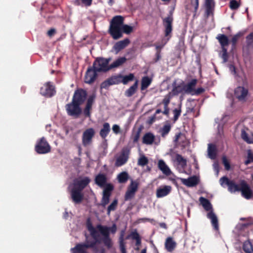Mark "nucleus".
Instances as JSON below:
<instances>
[{"instance_id": "f257e3e1", "label": "nucleus", "mask_w": 253, "mask_h": 253, "mask_svg": "<svg viewBox=\"0 0 253 253\" xmlns=\"http://www.w3.org/2000/svg\"><path fill=\"white\" fill-rule=\"evenodd\" d=\"M125 18L121 15L114 16L110 21L109 33L114 40H118L123 36V33L130 34L133 32V27L124 24Z\"/></svg>"}, {"instance_id": "f03ea898", "label": "nucleus", "mask_w": 253, "mask_h": 253, "mask_svg": "<svg viewBox=\"0 0 253 253\" xmlns=\"http://www.w3.org/2000/svg\"><path fill=\"white\" fill-rule=\"evenodd\" d=\"M219 181L222 186H224V184L226 185L228 191L231 193L241 192L242 196L246 199H251L253 196V191L245 180H240L238 184L234 180H230L226 176H223L220 178Z\"/></svg>"}, {"instance_id": "7ed1b4c3", "label": "nucleus", "mask_w": 253, "mask_h": 253, "mask_svg": "<svg viewBox=\"0 0 253 253\" xmlns=\"http://www.w3.org/2000/svg\"><path fill=\"white\" fill-rule=\"evenodd\" d=\"M90 179L87 176L79 177L74 179L69 186L71 198L76 204H80L84 200L83 190L89 184Z\"/></svg>"}, {"instance_id": "20e7f679", "label": "nucleus", "mask_w": 253, "mask_h": 253, "mask_svg": "<svg viewBox=\"0 0 253 253\" xmlns=\"http://www.w3.org/2000/svg\"><path fill=\"white\" fill-rule=\"evenodd\" d=\"M96 229L103 236L101 239V242L108 249H111L113 246V242L110 237V232L113 234L116 232L117 228L116 224H113L111 227L98 224Z\"/></svg>"}, {"instance_id": "39448f33", "label": "nucleus", "mask_w": 253, "mask_h": 253, "mask_svg": "<svg viewBox=\"0 0 253 253\" xmlns=\"http://www.w3.org/2000/svg\"><path fill=\"white\" fill-rule=\"evenodd\" d=\"M89 248H91L94 253L98 252V247L96 244L89 240H86L84 243L77 244L71 251L72 253H87L86 249Z\"/></svg>"}, {"instance_id": "423d86ee", "label": "nucleus", "mask_w": 253, "mask_h": 253, "mask_svg": "<svg viewBox=\"0 0 253 253\" xmlns=\"http://www.w3.org/2000/svg\"><path fill=\"white\" fill-rule=\"evenodd\" d=\"M35 151L39 154H44L51 151V146L46 139L42 137L38 140L35 147Z\"/></svg>"}, {"instance_id": "0eeeda50", "label": "nucleus", "mask_w": 253, "mask_h": 253, "mask_svg": "<svg viewBox=\"0 0 253 253\" xmlns=\"http://www.w3.org/2000/svg\"><path fill=\"white\" fill-rule=\"evenodd\" d=\"M95 134V131L92 127L86 129L83 133L82 137V144L84 147L88 146L92 143V139Z\"/></svg>"}, {"instance_id": "6e6552de", "label": "nucleus", "mask_w": 253, "mask_h": 253, "mask_svg": "<svg viewBox=\"0 0 253 253\" xmlns=\"http://www.w3.org/2000/svg\"><path fill=\"white\" fill-rule=\"evenodd\" d=\"M93 68L97 72H107L111 70L110 65L107 64V62H105L103 57H97L94 60L93 63Z\"/></svg>"}, {"instance_id": "1a4fd4ad", "label": "nucleus", "mask_w": 253, "mask_h": 253, "mask_svg": "<svg viewBox=\"0 0 253 253\" xmlns=\"http://www.w3.org/2000/svg\"><path fill=\"white\" fill-rule=\"evenodd\" d=\"M80 105L73 101L66 105L65 108L68 115L78 118L82 113Z\"/></svg>"}, {"instance_id": "9d476101", "label": "nucleus", "mask_w": 253, "mask_h": 253, "mask_svg": "<svg viewBox=\"0 0 253 253\" xmlns=\"http://www.w3.org/2000/svg\"><path fill=\"white\" fill-rule=\"evenodd\" d=\"M130 153V149L128 147L123 148L119 157L115 162L116 167H121L125 165L128 161Z\"/></svg>"}, {"instance_id": "9b49d317", "label": "nucleus", "mask_w": 253, "mask_h": 253, "mask_svg": "<svg viewBox=\"0 0 253 253\" xmlns=\"http://www.w3.org/2000/svg\"><path fill=\"white\" fill-rule=\"evenodd\" d=\"M55 93V87L50 82L45 83L40 88V94L45 97H51Z\"/></svg>"}, {"instance_id": "f8f14e48", "label": "nucleus", "mask_w": 253, "mask_h": 253, "mask_svg": "<svg viewBox=\"0 0 253 253\" xmlns=\"http://www.w3.org/2000/svg\"><path fill=\"white\" fill-rule=\"evenodd\" d=\"M87 97V92L83 88H77L74 92L72 101L81 105L85 101Z\"/></svg>"}, {"instance_id": "ddd939ff", "label": "nucleus", "mask_w": 253, "mask_h": 253, "mask_svg": "<svg viewBox=\"0 0 253 253\" xmlns=\"http://www.w3.org/2000/svg\"><path fill=\"white\" fill-rule=\"evenodd\" d=\"M173 88L171 91L169 92L165 96L167 98H169L170 99L176 95H177L179 93H182L183 91L185 92L184 83H182L176 85V82L174 81L172 84Z\"/></svg>"}, {"instance_id": "4468645a", "label": "nucleus", "mask_w": 253, "mask_h": 253, "mask_svg": "<svg viewBox=\"0 0 253 253\" xmlns=\"http://www.w3.org/2000/svg\"><path fill=\"white\" fill-rule=\"evenodd\" d=\"M121 74L113 76L102 82L101 84V87L102 88H107L110 85L118 84L121 83Z\"/></svg>"}, {"instance_id": "2eb2a0df", "label": "nucleus", "mask_w": 253, "mask_h": 253, "mask_svg": "<svg viewBox=\"0 0 253 253\" xmlns=\"http://www.w3.org/2000/svg\"><path fill=\"white\" fill-rule=\"evenodd\" d=\"M173 19L172 13H170L169 15L163 19V24L165 28V35L166 37L169 36L172 30V23Z\"/></svg>"}, {"instance_id": "dca6fc26", "label": "nucleus", "mask_w": 253, "mask_h": 253, "mask_svg": "<svg viewBox=\"0 0 253 253\" xmlns=\"http://www.w3.org/2000/svg\"><path fill=\"white\" fill-rule=\"evenodd\" d=\"M97 76V72L92 67L88 68L84 77V82L91 84L93 83Z\"/></svg>"}, {"instance_id": "f3484780", "label": "nucleus", "mask_w": 253, "mask_h": 253, "mask_svg": "<svg viewBox=\"0 0 253 253\" xmlns=\"http://www.w3.org/2000/svg\"><path fill=\"white\" fill-rule=\"evenodd\" d=\"M87 228L89 231L91 236L93 239V242L95 244H100L101 243V238H99V235L96 229L93 226L91 223L88 220L87 222Z\"/></svg>"}, {"instance_id": "a211bd4d", "label": "nucleus", "mask_w": 253, "mask_h": 253, "mask_svg": "<svg viewBox=\"0 0 253 253\" xmlns=\"http://www.w3.org/2000/svg\"><path fill=\"white\" fill-rule=\"evenodd\" d=\"M248 94V89L243 86H238L235 89V96L239 101H245Z\"/></svg>"}, {"instance_id": "6ab92c4d", "label": "nucleus", "mask_w": 253, "mask_h": 253, "mask_svg": "<svg viewBox=\"0 0 253 253\" xmlns=\"http://www.w3.org/2000/svg\"><path fill=\"white\" fill-rule=\"evenodd\" d=\"M129 43V40L126 38L123 40L116 42L113 47V49L115 51V53L118 54L121 50L126 47Z\"/></svg>"}, {"instance_id": "aec40b11", "label": "nucleus", "mask_w": 253, "mask_h": 253, "mask_svg": "<svg viewBox=\"0 0 253 253\" xmlns=\"http://www.w3.org/2000/svg\"><path fill=\"white\" fill-rule=\"evenodd\" d=\"M172 188L169 185H165L157 189L156 196L157 198H162L169 195L171 191Z\"/></svg>"}, {"instance_id": "412c9836", "label": "nucleus", "mask_w": 253, "mask_h": 253, "mask_svg": "<svg viewBox=\"0 0 253 253\" xmlns=\"http://www.w3.org/2000/svg\"><path fill=\"white\" fill-rule=\"evenodd\" d=\"M205 5L207 16L208 17L211 15H212L215 7V2L214 0H205Z\"/></svg>"}, {"instance_id": "4be33fe9", "label": "nucleus", "mask_w": 253, "mask_h": 253, "mask_svg": "<svg viewBox=\"0 0 253 253\" xmlns=\"http://www.w3.org/2000/svg\"><path fill=\"white\" fill-rule=\"evenodd\" d=\"M155 136L152 132H147L142 137V143L147 145H152L155 140Z\"/></svg>"}, {"instance_id": "5701e85b", "label": "nucleus", "mask_w": 253, "mask_h": 253, "mask_svg": "<svg viewBox=\"0 0 253 253\" xmlns=\"http://www.w3.org/2000/svg\"><path fill=\"white\" fill-rule=\"evenodd\" d=\"M176 247V243L171 237H168L165 243L166 250L169 252H172Z\"/></svg>"}, {"instance_id": "b1692460", "label": "nucleus", "mask_w": 253, "mask_h": 253, "mask_svg": "<svg viewBox=\"0 0 253 253\" xmlns=\"http://www.w3.org/2000/svg\"><path fill=\"white\" fill-rule=\"evenodd\" d=\"M182 183L187 187H193L198 184V179L196 176H193L187 179L180 178Z\"/></svg>"}, {"instance_id": "393cba45", "label": "nucleus", "mask_w": 253, "mask_h": 253, "mask_svg": "<svg viewBox=\"0 0 253 253\" xmlns=\"http://www.w3.org/2000/svg\"><path fill=\"white\" fill-rule=\"evenodd\" d=\"M207 217L211 219V224L215 230L219 229L218 221L217 216L213 211H210L207 214Z\"/></svg>"}, {"instance_id": "a878e982", "label": "nucleus", "mask_w": 253, "mask_h": 253, "mask_svg": "<svg viewBox=\"0 0 253 253\" xmlns=\"http://www.w3.org/2000/svg\"><path fill=\"white\" fill-rule=\"evenodd\" d=\"M216 39L218 40L221 48H226L229 44V40L227 36L224 34L217 35Z\"/></svg>"}, {"instance_id": "bb28decb", "label": "nucleus", "mask_w": 253, "mask_h": 253, "mask_svg": "<svg viewBox=\"0 0 253 253\" xmlns=\"http://www.w3.org/2000/svg\"><path fill=\"white\" fill-rule=\"evenodd\" d=\"M197 83V79H192L190 82L185 84H184L185 92L190 93L192 95L195 89V87Z\"/></svg>"}, {"instance_id": "cd10ccee", "label": "nucleus", "mask_w": 253, "mask_h": 253, "mask_svg": "<svg viewBox=\"0 0 253 253\" xmlns=\"http://www.w3.org/2000/svg\"><path fill=\"white\" fill-rule=\"evenodd\" d=\"M158 168L165 175L169 176L171 174V171L168 166L163 160H160L158 164Z\"/></svg>"}, {"instance_id": "c85d7f7f", "label": "nucleus", "mask_w": 253, "mask_h": 253, "mask_svg": "<svg viewBox=\"0 0 253 253\" xmlns=\"http://www.w3.org/2000/svg\"><path fill=\"white\" fill-rule=\"evenodd\" d=\"M110 126L108 123H105L103 125V127L99 132L100 137L102 139H105L110 131Z\"/></svg>"}, {"instance_id": "c756f323", "label": "nucleus", "mask_w": 253, "mask_h": 253, "mask_svg": "<svg viewBox=\"0 0 253 253\" xmlns=\"http://www.w3.org/2000/svg\"><path fill=\"white\" fill-rule=\"evenodd\" d=\"M199 201L200 204L206 211H212V205L208 199L203 197H201L199 198Z\"/></svg>"}, {"instance_id": "7c9ffc66", "label": "nucleus", "mask_w": 253, "mask_h": 253, "mask_svg": "<svg viewBox=\"0 0 253 253\" xmlns=\"http://www.w3.org/2000/svg\"><path fill=\"white\" fill-rule=\"evenodd\" d=\"M126 60L127 59L125 57H119L110 65V67H111V70L118 68L123 65Z\"/></svg>"}, {"instance_id": "2f4dec72", "label": "nucleus", "mask_w": 253, "mask_h": 253, "mask_svg": "<svg viewBox=\"0 0 253 253\" xmlns=\"http://www.w3.org/2000/svg\"><path fill=\"white\" fill-rule=\"evenodd\" d=\"M137 87L138 81L136 80L135 82L134 83V84L125 91L126 96L127 97L132 96L136 91Z\"/></svg>"}, {"instance_id": "473e14b6", "label": "nucleus", "mask_w": 253, "mask_h": 253, "mask_svg": "<svg viewBox=\"0 0 253 253\" xmlns=\"http://www.w3.org/2000/svg\"><path fill=\"white\" fill-rule=\"evenodd\" d=\"M208 155L211 159H215L216 156V148L214 145L209 144L208 145Z\"/></svg>"}, {"instance_id": "72a5a7b5", "label": "nucleus", "mask_w": 253, "mask_h": 253, "mask_svg": "<svg viewBox=\"0 0 253 253\" xmlns=\"http://www.w3.org/2000/svg\"><path fill=\"white\" fill-rule=\"evenodd\" d=\"M95 181L96 184L99 186H103L105 184L107 178L104 174H99L96 176Z\"/></svg>"}, {"instance_id": "f704fd0d", "label": "nucleus", "mask_w": 253, "mask_h": 253, "mask_svg": "<svg viewBox=\"0 0 253 253\" xmlns=\"http://www.w3.org/2000/svg\"><path fill=\"white\" fill-rule=\"evenodd\" d=\"M171 128L170 124L167 122L160 129V132L163 137H165L168 134Z\"/></svg>"}, {"instance_id": "c9c22d12", "label": "nucleus", "mask_w": 253, "mask_h": 253, "mask_svg": "<svg viewBox=\"0 0 253 253\" xmlns=\"http://www.w3.org/2000/svg\"><path fill=\"white\" fill-rule=\"evenodd\" d=\"M170 100L169 97L167 98L165 96L162 100V103L164 106V110L162 113L167 116H168L169 114V105L170 102Z\"/></svg>"}, {"instance_id": "e433bc0d", "label": "nucleus", "mask_w": 253, "mask_h": 253, "mask_svg": "<svg viewBox=\"0 0 253 253\" xmlns=\"http://www.w3.org/2000/svg\"><path fill=\"white\" fill-rule=\"evenodd\" d=\"M152 80L148 76L142 78L141 80V89L142 90L146 89L151 84Z\"/></svg>"}, {"instance_id": "4c0bfd02", "label": "nucleus", "mask_w": 253, "mask_h": 253, "mask_svg": "<svg viewBox=\"0 0 253 253\" xmlns=\"http://www.w3.org/2000/svg\"><path fill=\"white\" fill-rule=\"evenodd\" d=\"M128 179V174L126 171L120 173L117 176V179L120 183H125Z\"/></svg>"}, {"instance_id": "58836bf2", "label": "nucleus", "mask_w": 253, "mask_h": 253, "mask_svg": "<svg viewBox=\"0 0 253 253\" xmlns=\"http://www.w3.org/2000/svg\"><path fill=\"white\" fill-rule=\"evenodd\" d=\"M121 83L124 84H126L128 82L132 81L134 79V76L133 74L130 73L128 75L123 76L121 75Z\"/></svg>"}, {"instance_id": "ea45409f", "label": "nucleus", "mask_w": 253, "mask_h": 253, "mask_svg": "<svg viewBox=\"0 0 253 253\" xmlns=\"http://www.w3.org/2000/svg\"><path fill=\"white\" fill-rule=\"evenodd\" d=\"M243 249L246 253H253V246L249 241H245L244 243Z\"/></svg>"}, {"instance_id": "a19ab883", "label": "nucleus", "mask_w": 253, "mask_h": 253, "mask_svg": "<svg viewBox=\"0 0 253 253\" xmlns=\"http://www.w3.org/2000/svg\"><path fill=\"white\" fill-rule=\"evenodd\" d=\"M139 186V182L137 180H131L130 184L128 186L127 189L136 193L137 191Z\"/></svg>"}, {"instance_id": "79ce46f5", "label": "nucleus", "mask_w": 253, "mask_h": 253, "mask_svg": "<svg viewBox=\"0 0 253 253\" xmlns=\"http://www.w3.org/2000/svg\"><path fill=\"white\" fill-rule=\"evenodd\" d=\"M113 189L114 187L111 184H107L103 190V196L110 197Z\"/></svg>"}, {"instance_id": "37998d69", "label": "nucleus", "mask_w": 253, "mask_h": 253, "mask_svg": "<svg viewBox=\"0 0 253 253\" xmlns=\"http://www.w3.org/2000/svg\"><path fill=\"white\" fill-rule=\"evenodd\" d=\"M118 204V201L117 199L113 200L112 203L107 208V214L109 215L112 211H114L117 209Z\"/></svg>"}, {"instance_id": "c03bdc74", "label": "nucleus", "mask_w": 253, "mask_h": 253, "mask_svg": "<svg viewBox=\"0 0 253 253\" xmlns=\"http://www.w3.org/2000/svg\"><path fill=\"white\" fill-rule=\"evenodd\" d=\"M242 33H241V32H239L232 37L231 40L232 49L235 48L238 40L241 36H242Z\"/></svg>"}, {"instance_id": "a18cd8bd", "label": "nucleus", "mask_w": 253, "mask_h": 253, "mask_svg": "<svg viewBox=\"0 0 253 253\" xmlns=\"http://www.w3.org/2000/svg\"><path fill=\"white\" fill-rule=\"evenodd\" d=\"M181 103L179 104L178 105V108H175L173 110V113L174 114L173 120L174 122H176L181 115Z\"/></svg>"}, {"instance_id": "49530a36", "label": "nucleus", "mask_w": 253, "mask_h": 253, "mask_svg": "<svg viewBox=\"0 0 253 253\" xmlns=\"http://www.w3.org/2000/svg\"><path fill=\"white\" fill-rule=\"evenodd\" d=\"M175 160L179 164H181L182 166H185L187 164V161L181 155L177 154L175 155Z\"/></svg>"}, {"instance_id": "de8ad7c7", "label": "nucleus", "mask_w": 253, "mask_h": 253, "mask_svg": "<svg viewBox=\"0 0 253 253\" xmlns=\"http://www.w3.org/2000/svg\"><path fill=\"white\" fill-rule=\"evenodd\" d=\"M221 52L220 56L223 60V63H226L227 62L229 57L227 48H221Z\"/></svg>"}, {"instance_id": "09e8293b", "label": "nucleus", "mask_w": 253, "mask_h": 253, "mask_svg": "<svg viewBox=\"0 0 253 253\" xmlns=\"http://www.w3.org/2000/svg\"><path fill=\"white\" fill-rule=\"evenodd\" d=\"M135 195V193L127 189L124 197L125 200L126 201L131 200L134 198Z\"/></svg>"}, {"instance_id": "8fccbe9b", "label": "nucleus", "mask_w": 253, "mask_h": 253, "mask_svg": "<svg viewBox=\"0 0 253 253\" xmlns=\"http://www.w3.org/2000/svg\"><path fill=\"white\" fill-rule=\"evenodd\" d=\"M241 137L247 143H253V140L249 138L248 133L243 129L241 131Z\"/></svg>"}, {"instance_id": "3c124183", "label": "nucleus", "mask_w": 253, "mask_h": 253, "mask_svg": "<svg viewBox=\"0 0 253 253\" xmlns=\"http://www.w3.org/2000/svg\"><path fill=\"white\" fill-rule=\"evenodd\" d=\"M247 44L249 47H253V32L246 37Z\"/></svg>"}, {"instance_id": "603ef678", "label": "nucleus", "mask_w": 253, "mask_h": 253, "mask_svg": "<svg viewBox=\"0 0 253 253\" xmlns=\"http://www.w3.org/2000/svg\"><path fill=\"white\" fill-rule=\"evenodd\" d=\"M240 5V3H239L236 0H231L230 1V8L232 10H236L238 9Z\"/></svg>"}, {"instance_id": "864d4df0", "label": "nucleus", "mask_w": 253, "mask_h": 253, "mask_svg": "<svg viewBox=\"0 0 253 253\" xmlns=\"http://www.w3.org/2000/svg\"><path fill=\"white\" fill-rule=\"evenodd\" d=\"M148 163V160L145 156L141 157L138 161V165L141 166H144Z\"/></svg>"}, {"instance_id": "5fc2aeb1", "label": "nucleus", "mask_w": 253, "mask_h": 253, "mask_svg": "<svg viewBox=\"0 0 253 253\" xmlns=\"http://www.w3.org/2000/svg\"><path fill=\"white\" fill-rule=\"evenodd\" d=\"M110 197L103 196L100 205L102 207L105 208L106 206L109 203Z\"/></svg>"}, {"instance_id": "6e6d98bb", "label": "nucleus", "mask_w": 253, "mask_h": 253, "mask_svg": "<svg viewBox=\"0 0 253 253\" xmlns=\"http://www.w3.org/2000/svg\"><path fill=\"white\" fill-rule=\"evenodd\" d=\"M95 99V94H92L90 95L87 100L86 105L92 107V106L94 102Z\"/></svg>"}, {"instance_id": "4d7b16f0", "label": "nucleus", "mask_w": 253, "mask_h": 253, "mask_svg": "<svg viewBox=\"0 0 253 253\" xmlns=\"http://www.w3.org/2000/svg\"><path fill=\"white\" fill-rule=\"evenodd\" d=\"M222 163L225 167L226 170H228L230 169V165L226 156H224L222 158Z\"/></svg>"}, {"instance_id": "13d9d810", "label": "nucleus", "mask_w": 253, "mask_h": 253, "mask_svg": "<svg viewBox=\"0 0 253 253\" xmlns=\"http://www.w3.org/2000/svg\"><path fill=\"white\" fill-rule=\"evenodd\" d=\"M120 239V247L121 253H126L125 245L123 241V235H122Z\"/></svg>"}, {"instance_id": "bf43d9fd", "label": "nucleus", "mask_w": 253, "mask_h": 253, "mask_svg": "<svg viewBox=\"0 0 253 253\" xmlns=\"http://www.w3.org/2000/svg\"><path fill=\"white\" fill-rule=\"evenodd\" d=\"M141 133V129L139 128L138 130L132 135V140L134 143H136L138 142Z\"/></svg>"}, {"instance_id": "052dcab7", "label": "nucleus", "mask_w": 253, "mask_h": 253, "mask_svg": "<svg viewBox=\"0 0 253 253\" xmlns=\"http://www.w3.org/2000/svg\"><path fill=\"white\" fill-rule=\"evenodd\" d=\"M92 107L85 106L84 110V114L85 117H90V110H91Z\"/></svg>"}, {"instance_id": "680f3d73", "label": "nucleus", "mask_w": 253, "mask_h": 253, "mask_svg": "<svg viewBox=\"0 0 253 253\" xmlns=\"http://www.w3.org/2000/svg\"><path fill=\"white\" fill-rule=\"evenodd\" d=\"M191 3L194 7V15H195L199 7V0H191Z\"/></svg>"}, {"instance_id": "e2e57ef3", "label": "nucleus", "mask_w": 253, "mask_h": 253, "mask_svg": "<svg viewBox=\"0 0 253 253\" xmlns=\"http://www.w3.org/2000/svg\"><path fill=\"white\" fill-rule=\"evenodd\" d=\"M205 91V90L204 88L199 87L196 89H194V92L193 93H192V95H200V94H202V93H203Z\"/></svg>"}, {"instance_id": "0e129e2a", "label": "nucleus", "mask_w": 253, "mask_h": 253, "mask_svg": "<svg viewBox=\"0 0 253 253\" xmlns=\"http://www.w3.org/2000/svg\"><path fill=\"white\" fill-rule=\"evenodd\" d=\"M241 220H248L247 223H244L243 224V226H244V227H248L250 225L253 224V220L251 218H248L247 219H246V218H241Z\"/></svg>"}, {"instance_id": "69168bd1", "label": "nucleus", "mask_w": 253, "mask_h": 253, "mask_svg": "<svg viewBox=\"0 0 253 253\" xmlns=\"http://www.w3.org/2000/svg\"><path fill=\"white\" fill-rule=\"evenodd\" d=\"M252 162H253V154L250 152L248 154V159L245 162V164L248 165Z\"/></svg>"}, {"instance_id": "338daca9", "label": "nucleus", "mask_w": 253, "mask_h": 253, "mask_svg": "<svg viewBox=\"0 0 253 253\" xmlns=\"http://www.w3.org/2000/svg\"><path fill=\"white\" fill-rule=\"evenodd\" d=\"M161 51H156L155 57L153 59V62L154 63L157 62L161 59Z\"/></svg>"}, {"instance_id": "774afa93", "label": "nucleus", "mask_w": 253, "mask_h": 253, "mask_svg": "<svg viewBox=\"0 0 253 253\" xmlns=\"http://www.w3.org/2000/svg\"><path fill=\"white\" fill-rule=\"evenodd\" d=\"M130 236L132 239L135 240L140 238L139 234L136 231L132 232Z\"/></svg>"}]
</instances>
